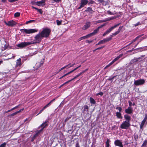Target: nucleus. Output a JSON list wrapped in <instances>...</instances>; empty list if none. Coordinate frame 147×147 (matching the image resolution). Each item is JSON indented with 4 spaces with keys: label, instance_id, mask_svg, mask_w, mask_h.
Returning a JSON list of instances; mask_svg holds the SVG:
<instances>
[{
    "label": "nucleus",
    "instance_id": "obj_1",
    "mask_svg": "<svg viewBox=\"0 0 147 147\" xmlns=\"http://www.w3.org/2000/svg\"><path fill=\"white\" fill-rule=\"evenodd\" d=\"M35 41H32L31 43L32 44H34L37 43H39L41 41V40L42 39L43 37L40 33L37 34L35 37Z\"/></svg>",
    "mask_w": 147,
    "mask_h": 147
},
{
    "label": "nucleus",
    "instance_id": "obj_2",
    "mask_svg": "<svg viewBox=\"0 0 147 147\" xmlns=\"http://www.w3.org/2000/svg\"><path fill=\"white\" fill-rule=\"evenodd\" d=\"M51 30L48 28H45L40 32L43 38H47L49 36L51 32Z\"/></svg>",
    "mask_w": 147,
    "mask_h": 147
},
{
    "label": "nucleus",
    "instance_id": "obj_3",
    "mask_svg": "<svg viewBox=\"0 0 147 147\" xmlns=\"http://www.w3.org/2000/svg\"><path fill=\"white\" fill-rule=\"evenodd\" d=\"M20 31L23 32H25L26 34H30L34 33L37 32L38 30L36 29H21Z\"/></svg>",
    "mask_w": 147,
    "mask_h": 147
},
{
    "label": "nucleus",
    "instance_id": "obj_4",
    "mask_svg": "<svg viewBox=\"0 0 147 147\" xmlns=\"http://www.w3.org/2000/svg\"><path fill=\"white\" fill-rule=\"evenodd\" d=\"M121 24V23H118L117 24H115L113 26L109 28L108 30H107L103 34L102 36H105V35L108 34L110 32H111V31L112 30L114 29L117 27L118 26H119Z\"/></svg>",
    "mask_w": 147,
    "mask_h": 147
},
{
    "label": "nucleus",
    "instance_id": "obj_5",
    "mask_svg": "<svg viewBox=\"0 0 147 147\" xmlns=\"http://www.w3.org/2000/svg\"><path fill=\"white\" fill-rule=\"evenodd\" d=\"M130 126V123L124 121L121 124L120 127L122 129H127Z\"/></svg>",
    "mask_w": 147,
    "mask_h": 147
},
{
    "label": "nucleus",
    "instance_id": "obj_6",
    "mask_svg": "<svg viewBox=\"0 0 147 147\" xmlns=\"http://www.w3.org/2000/svg\"><path fill=\"white\" fill-rule=\"evenodd\" d=\"M31 44V42H22L19 44L16 45V46L22 48L26 46H29Z\"/></svg>",
    "mask_w": 147,
    "mask_h": 147
},
{
    "label": "nucleus",
    "instance_id": "obj_7",
    "mask_svg": "<svg viewBox=\"0 0 147 147\" xmlns=\"http://www.w3.org/2000/svg\"><path fill=\"white\" fill-rule=\"evenodd\" d=\"M145 83V80L144 79H140L136 80H135L134 84L136 86H138L142 85Z\"/></svg>",
    "mask_w": 147,
    "mask_h": 147
},
{
    "label": "nucleus",
    "instance_id": "obj_8",
    "mask_svg": "<svg viewBox=\"0 0 147 147\" xmlns=\"http://www.w3.org/2000/svg\"><path fill=\"white\" fill-rule=\"evenodd\" d=\"M5 23L6 25L11 26H13L16 25L17 23L13 20L9 21L7 22L5 21Z\"/></svg>",
    "mask_w": 147,
    "mask_h": 147
},
{
    "label": "nucleus",
    "instance_id": "obj_9",
    "mask_svg": "<svg viewBox=\"0 0 147 147\" xmlns=\"http://www.w3.org/2000/svg\"><path fill=\"white\" fill-rule=\"evenodd\" d=\"M88 2V1L87 0H81L80 5L78 7V9H80L82 7H83L84 5L87 4Z\"/></svg>",
    "mask_w": 147,
    "mask_h": 147
},
{
    "label": "nucleus",
    "instance_id": "obj_10",
    "mask_svg": "<svg viewBox=\"0 0 147 147\" xmlns=\"http://www.w3.org/2000/svg\"><path fill=\"white\" fill-rule=\"evenodd\" d=\"M106 25L105 24L101 25V26L98 27L95 30L92 32L93 36L95 35L98 31L101 28L103 27Z\"/></svg>",
    "mask_w": 147,
    "mask_h": 147
},
{
    "label": "nucleus",
    "instance_id": "obj_11",
    "mask_svg": "<svg viewBox=\"0 0 147 147\" xmlns=\"http://www.w3.org/2000/svg\"><path fill=\"white\" fill-rule=\"evenodd\" d=\"M114 144L115 145L119 146V147H123L122 142L120 140H116L114 142Z\"/></svg>",
    "mask_w": 147,
    "mask_h": 147
},
{
    "label": "nucleus",
    "instance_id": "obj_12",
    "mask_svg": "<svg viewBox=\"0 0 147 147\" xmlns=\"http://www.w3.org/2000/svg\"><path fill=\"white\" fill-rule=\"evenodd\" d=\"M92 36H93V34H92V33H91L89 34H88L86 36H82L80 38H79L78 39V41H80V40H83L86 38H87L89 37H90Z\"/></svg>",
    "mask_w": 147,
    "mask_h": 147
},
{
    "label": "nucleus",
    "instance_id": "obj_13",
    "mask_svg": "<svg viewBox=\"0 0 147 147\" xmlns=\"http://www.w3.org/2000/svg\"><path fill=\"white\" fill-rule=\"evenodd\" d=\"M125 111L127 114H131L133 113V111L131 107H128V108L125 110Z\"/></svg>",
    "mask_w": 147,
    "mask_h": 147
},
{
    "label": "nucleus",
    "instance_id": "obj_14",
    "mask_svg": "<svg viewBox=\"0 0 147 147\" xmlns=\"http://www.w3.org/2000/svg\"><path fill=\"white\" fill-rule=\"evenodd\" d=\"M147 119V116L146 115H145V116L144 118V119L143 120V121H142L140 125V129H142L145 123L146 122V120Z\"/></svg>",
    "mask_w": 147,
    "mask_h": 147
},
{
    "label": "nucleus",
    "instance_id": "obj_15",
    "mask_svg": "<svg viewBox=\"0 0 147 147\" xmlns=\"http://www.w3.org/2000/svg\"><path fill=\"white\" fill-rule=\"evenodd\" d=\"M140 58H134L133 59H131V60L129 63V64L130 65H132L134 64V63L138 61L139 60H140Z\"/></svg>",
    "mask_w": 147,
    "mask_h": 147
},
{
    "label": "nucleus",
    "instance_id": "obj_16",
    "mask_svg": "<svg viewBox=\"0 0 147 147\" xmlns=\"http://www.w3.org/2000/svg\"><path fill=\"white\" fill-rule=\"evenodd\" d=\"M90 26V22H87L86 23L82 29L83 30H86L89 28Z\"/></svg>",
    "mask_w": 147,
    "mask_h": 147
},
{
    "label": "nucleus",
    "instance_id": "obj_17",
    "mask_svg": "<svg viewBox=\"0 0 147 147\" xmlns=\"http://www.w3.org/2000/svg\"><path fill=\"white\" fill-rule=\"evenodd\" d=\"M44 63V59H43L40 62H38L36 63L35 67L36 69L38 68L42 65Z\"/></svg>",
    "mask_w": 147,
    "mask_h": 147
},
{
    "label": "nucleus",
    "instance_id": "obj_18",
    "mask_svg": "<svg viewBox=\"0 0 147 147\" xmlns=\"http://www.w3.org/2000/svg\"><path fill=\"white\" fill-rule=\"evenodd\" d=\"M112 39V38L111 37H109L108 38H107L105 39H104L103 40H101L100 41V43L101 44H102L103 43H105V42H108L110 40H111Z\"/></svg>",
    "mask_w": 147,
    "mask_h": 147
},
{
    "label": "nucleus",
    "instance_id": "obj_19",
    "mask_svg": "<svg viewBox=\"0 0 147 147\" xmlns=\"http://www.w3.org/2000/svg\"><path fill=\"white\" fill-rule=\"evenodd\" d=\"M124 118L126 120V121L130 123L131 117L130 116L127 114H125L124 115Z\"/></svg>",
    "mask_w": 147,
    "mask_h": 147
},
{
    "label": "nucleus",
    "instance_id": "obj_20",
    "mask_svg": "<svg viewBox=\"0 0 147 147\" xmlns=\"http://www.w3.org/2000/svg\"><path fill=\"white\" fill-rule=\"evenodd\" d=\"M45 2V1H37L36 2V5L38 6H43L45 5L44 3Z\"/></svg>",
    "mask_w": 147,
    "mask_h": 147
},
{
    "label": "nucleus",
    "instance_id": "obj_21",
    "mask_svg": "<svg viewBox=\"0 0 147 147\" xmlns=\"http://www.w3.org/2000/svg\"><path fill=\"white\" fill-rule=\"evenodd\" d=\"M123 55V54H121L119 55L116 58H115L111 62L113 63L115 61L118 60Z\"/></svg>",
    "mask_w": 147,
    "mask_h": 147
},
{
    "label": "nucleus",
    "instance_id": "obj_22",
    "mask_svg": "<svg viewBox=\"0 0 147 147\" xmlns=\"http://www.w3.org/2000/svg\"><path fill=\"white\" fill-rule=\"evenodd\" d=\"M21 59L19 58L17 60L16 65L17 66H20L22 65L21 62Z\"/></svg>",
    "mask_w": 147,
    "mask_h": 147
},
{
    "label": "nucleus",
    "instance_id": "obj_23",
    "mask_svg": "<svg viewBox=\"0 0 147 147\" xmlns=\"http://www.w3.org/2000/svg\"><path fill=\"white\" fill-rule=\"evenodd\" d=\"M88 70V69H86L85 70H84V71H83L82 72H81L80 73H79V74H78L77 75H76L75 77L76 78H77V77H78L79 76H81V75H82L83 73H85L86 71H87Z\"/></svg>",
    "mask_w": 147,
    "mask_h": 147
},
{
    "label": "nucleus",
    "instance_id": "obj_24",
    "mask_svg": "<svg viewBox=\"0 0 147 147\" xmlns=\"http://www.w3.org/2000/svg\"><path fill=\"white\" fill-rule=\"evenodd\" d=\"M116 116L118 118L121 119L122 117L121 116V113L119 112H117L116 113Z\"/></svg>",
    "mask_w": 147,
    "mask_h": 147
},
{
    "label": "nucleus",
    "instance_id": "obj_25",
    "mask_svg": "<svg viewBox=\"0 0 147 147\" xmlns=\"http://www.w3.org/2000/svg\"><path fill=\"white\" fill-rule=\"evenodd\" d=\"M86 11H88V12H90L91 13H92L93 12V11L92 10V8L91 7H88L85 10Z\"/></svg>",
    "mask_w": 147,
    "mask_h": 147
},
{
    "label": "nucleus",
    "instance_id": "obj_26",
    "mask_svg": "<svg viewBox=\"0 0 147 147\" xmlns=\"http://www.w3.org/2000/svg\"><path fill=\"white\" fill-rule=\"evenodd\" d=\"M90 102L92 104H95L96 103V101L92 97L90 98Z\"/></svg>",
    "mask_w": 147,
    "mask_h": 147
},
{
    "label": "nucleus",
    "instance_id": "obj_27",
    "mask_svg": "<svg viewBox=\"0 0 147 147\" xmlns=\"http://www.w3.org/2000/svg\"><path fill=\"white\" fill-rule=\"evenodd\" d=\"M119 33L117 31L115 32V33H113L111 35H110L109 37H111L112 39V37L113 36H115L118 34Z\"/></svg>",
    "mask_w": 147,
    "mask_h": 147
},
{
    "label": "nucleus",
    "instance_id": "obj_28",
    "mask_svg": "<svg viewBox=\"0 0 147 147\" xmlns=\"http://www.w3.org/2000/svg\"><path fill=\"white\" fill-rule=\"evenodd\" d=\"M19 113V112H18V111H16L15 113H14L12 114L11 115H8V117H11L12 116H13L15 115L18 113Z\"/></svg>",
    "mask_w": 147,
    "mask_h": 147
},
{
    "label": "nucleus",
    "instance_id": "obj_29",
    "mask_svg": "<svg viewBox=\"0 0 147 147\" xmlns=\"http://www.w3.org/2000/svg\"><path fill=\"white\" fill-rule=\"evenodd\" d=\"M47 124H45V126L42 127L40 130L38 131L37 132L39 134L43 130V129L45 127L47 126Z\"/></svg>",
    "mask_w": 147,
    "mask_h": 147
},
{
    "label": "nucleus",
    "instance_id": "obj_30",
    "mask_svg": "<svg viewBox=\"0 0 147 147\" xmlns=\"http://www.w3.org/2000/svg\"><path fill=\"white\" fill-rule=\"evenodd\" d=\"M110 141L109 139H107L106 142V147H109V142Z\"/></svg>",
    "mask_w": 147,
    "mask_h": 147
},
{
    "label": "nucleus",
    "instance_id": "obj_31",
    "mask_svg": "<svg viewBox=\"0 0 147 147\" xmlns=\"http://www.w3.org/2000/svg\"><path fill=\"white\" fill-rule=\"evenodd\" d=\"M87 110V111H88V107L87 105H85L84 107V111H85Z\"/></svg>",
    "mask_w": 147,
    "mask_h": 147
},
{
    "label": "nucleus",
    "instance_id": "obj_32",
    "mask_svg": "<svg viewBox=\"0 0 147 147\" xmlns=\"http://www.w3.org/2000/svg\"><path fill=\"white\" fill-rule=\"evenodd\" d=\"M147 144V141L146 140H145L142 144V145L141 147H143L144 146H145Z\"/></svg>",
    "mask_w": 147,
    "mask_h": 147
},
{
    "label": "nucleus",
    "instance_id": "obj_33",
    "mask_svg": "<svg viewBox=\"0 0 147 147\" xmlns=\"http://www.w3.org/2000/svg\"><path fill=\"white\" fill-rule=\"evenodd\" d=\"M56 21V23H57V25H58V26L60 25L61 24V22H62L61 20L59 21L58 20H57Z\"/></svg>",
    "mask_w": 147,
    "mask_h": 147
},
{
    "label": "nucleus",
    "instance_id": "obj_34",
    "mask_svg": "<svg viewBox=\"0 0 147 147\" xmlns=\"http://www.w3.org/2000/svg\"><path fill=\"white\" fill-rule=\"evenodd\" d=\"M37 51H36L34 52V53H31L29 54V55L30 56H32L33 55H35L36 54H37Z\"/></svg>",
    "mask_w": 147,
    "mask_h": 147
},
{
    "label": "nucleus",
    "instance_id": "obj_35",
    "mask_svg": "<svg viewBox=\"0 0 147 147\" xmlns=\"http://www.w3.org/2000/svg\"><path fill=\"white\" fill-rule=\"evenodd\" d=\"M70 74V72H69L68 73L64 74V75H63V76H61V77L60 78H59V79H62V78H63V77H64L65 76H66Z\"/></svg>",
    "mask_w": 147,
    "mask_h": 147
},
{
    "label": "nucleus",
    "instance_id": "obj_36",
    "mask_svg": "<svg viewBox=\"0 0 147 147\" xmlns=\"http://www.w3.org/2000/svg\"><path fill=\"white\" fill-rule=\"evenodd\" d=\"M81 66V65H79V66L78 67H77L76 68H75L74 69H73V70L70 71L69 72L70 73H72L75 70H76V69H77L78 68H79Z\"/></svg>",
    "mask_w": 147,
    "mask_h": 147
},
{
    "label": "nucleus",
    "instance_id": "obj_37",
    "mask_svg": "<svg viewBox=\"0 0 147 147\" xmlns=\"http://www.w3.org/2000/svg\"><path fill=\"white\" fill-rule=\"evenodd\" d=\"M53 102L51 100L50 102L48 103V104H47L45 106V107H49V105H51V103Z\"/></svg>",
    "mask_w": 147,
    "mask_h": 147
},
{
    "label": "nucleus",
    "instance_id": "obj_38",
    "mask_svg": "<svg viewBox=\"0 0 147 147\" xmlns=\"http://www.w3.org/2000/svg\"><path fill=\"white\" fill-rule=\"evenodd\" d=\"M123 26H120L119 27V29L117 30V31L119 33L121 32V30L123 28Z\"/></svg>",
    "mask_w": 147,
    "mask_h": 147
},
{
    "label": "nucleus",
    "instance_id": "obj_39",
    "mask_svg": "<svg viewBox=\"0 0 147 147\" xmlns=\"http://www.w3.org/2000/svg\"><path fill=\"white\" fill-rule=\"evenodd\" d=\"M20 15V13L19 12H17L14 14V16L15 17H19Z\"/></svg>",
    "mask_w": 147,
    "mask_h": 147
},
{
    "label": "nucleus",
    "instance_id": "obj_40",
    "mask_svg": "<svg viewBox=\"0 0 147 147\" xmlns=\"http://www.w3.org/2000/svg\"><path fill=\"white\" fill-rule=\"evenodd\" d=\"M47 122V121H45L44 123H42L39 127H42V128L44 126H45V124H46Z\"/></svg>",
    "mask_w": 147,
    "mask_h": 147
},
{
    "label": "nucleus",
    "instance_id": "obj_41",
    "mask_svg": "<svg viewBox=\"0 0 147 147\" xmlns=\"http://www.w3.org/2000/svg\"><path fill=\"white\" fill-rule=\"evenodd\" d=\"M6 144V142H4L0 145V147H5Z\"/></svg>",
    "mask_w": 147,
    "mask_h": 147
},
{
    "label": "nucleus",
    "instance_id": "obj_42",
    "mask_svg": "<svg viewBox=\"0 0 147 147\" xmlns=\"http://www.w3.org/2000/svg\"><path fill=\"white\" fill-rule=\"evenodd\" d=\"M35 21V20H30L26 22V24H27L31 22H33Z\"/></svg>",
    "mask_w": 147,
    "mask_h": 147
},
{
    "label": "nucleus",
    "instance_id": "obj_43",
    "mask_svg": "<svg viewBox=\"0 0 147 147\" xmlns=\"http://www.w3.org/2000/svg\"><path fill=\"white\" fill-rule=\"evenodd\" d=\"M113 63H112V62L110 63L109 64L107 65L105 68V69H106L108 67H109V66H110V65H112Z\"/></svg>",
    "mask_w": 147,
    "mask_h": 147
},
{
    "label": "nucleus",
    "instance_id": "obj_44",
    "mask_svg": "<svg viewBox=\"0 0 147 147\" xmlns=\"http://www.w3.org/2000/svg\"><path fill=\"white\" fill-rule=\"evenodd\" d=\"M144 34H142L141 35H139L134 40L136 41L138 38H139L140 37L142 36Z\"/></svg>",
    "mask_w": 147,
    "mask_h": 147
},
{
    "label": "nucleus",
    "instance_id": "obj_45",
    "mask_svg": "<svg viewBox=\"0 0 147 147\" xmlns=\"http://www.w3.org/2000/svg\"><path fill=\"white\" fill-rule=\"evenodd\" d=\"M144 34H142L141 35H139L134 40L136 41L138 38H139L140 37L142 36Z\"/></svg>",
    "mask_w": 147,
    "mask_h": 147
},
{
    "label": "nucleus",
    "instance_id": "obj_46",
    "mask_svg": "<svg viewBox=\"0 0 147 147\" xmlns=\"http://www.w3.org/2000/svg\"><path fill=\"white\" fill-rule=\"evenodd\" d=\"M144 34H142L141 35H139L134 40L136 41L138 38H139L140 37L142 36Z\"/></svg>",
    "mask_w": 147,
    "mask_h": 147
},
{
    "label": "nucleus",
    "instance_id": "obj_47",
    "mask_svg": "<svg viewBox=\"0 0 147 147\" xmlns=\"http://www.w3.org/2000/svg\"><path fill=\"white\" fill-rule=\"evenodd\" d=\"M144 34H142L141 35H139L134 40L136 41L138 38H139L140 37L142 36Z\"/></svg>",
    "mask_w": 147,
    "mask_h": 147
},
{
    "label": "nucleus",
    "instance_id": "obj_48",
    "mask_svg": "<svg viewBox=\"0 0 147 147\" xmlns=\"http://www.w3.org/2000/svg\"><path fill=\"white\" fill-rule=\"evenodd\" d=\"M115 18H116L115 17H112L109 18H108V19L107 20V21L111 20H112L115 19Z\"/></svg>",
    "mask_w": 147,
    "mask_h": 147
},
{
    "label": "nucleus",
    "instance_id": "obj_49",
    "mask_svg": "<svg viewBox=\"0 0 147 147\" xmlns=\"http://www.w3.org/2000/svg\"><path fill=\"white\" fill-rule=\"evenodd\" d=\"M94 41V40H86V43H90L91 42H93Z\"/></svg>",
    "mask_w": 147,
    "mask_h": 147
},
{
    "label": "nucleus",
    "instance_id": "obj_50",
    "mask_svg": "<svg viewBox=\"0 0 147 147\" xmlns=\"http://www.w3.org/2000/svg\"><path fill=\"white\" fill-rule=\"evenodd\" d=\"M45 107H43V109L41 110L39 113L37 114V115H39V114L41 113L42 112V111L45 109L47 107H45Z\"/></svg>",
    "mask_w": 147,
    "mask_h": 147
},
{
    "label": "nucleus",
    "instance_id": "obj_51",
    "mask_svg": "<svg viewBox=\"0 0 147 147\" xmlns=\"http://www.w3.org/2000/svg\"><path fill=\"white\" fill-rule=\"evenodd\" d=\"M71 118V117H67L65 119V122H66L68 121V120H69V119H70Z\"/></svg>",
    "mask_w": 147,
    "mask_h": 147
},
{
    "label": "nucleus",
    "instance_id": "obj_52",
    "mask_svg": "<svg viewBox=\"0 0 147 147\" xmlns=\"http://www.w3.org/2000/svg\"><path fill=\"white\" fill-rule=\"evenodd\" d=\"M115 76H114L112 78H109L108 79V80L110 81H112L114 79Z\"/></svg>",
    "mask_w": 147,
    "mask_h": 147
},
{
    "label": "nucleus",
    "instance_id": "obj_53",
    "mask_svg": "<svg viewBox=\"0 0 147 147\" xmlns=\"http://www.w3.org/2000/svg\"><path fill=\"white\" fill-rule=\"evenodd\" d=\"M103 94V92H99V93H97L96 94V95H100L101 96H102Z\"/></svg>",
    "mask_w": 147,
    "mask_h": 147
},
{
    "label": "nucleus",
    "instance_id": "obj_54",
    "mask_svg": "<svg viewBox=\"0 0 147 147\" xmlns=\"http://www.w3.org/2000/svg\"><path fill=\"white\" fill-rule=\"evenodd\" d=\"M38 12H39L40 14H42V11L41 9H38L37 10Z\"/></svg>",
    "mask_w": 147,
    "mask_h": 147
},
{
    "label": "nucleus",
    "instance_id": "obj_55",
    "mask_svg": "<svg viewBox=\"0 0 147 147\" xmlns=\"http://www.w3.org/2000/svg\"><path fill=\"white\" fill-rule=\"evenodd\" d=\"M135 41V40L134 39V40H133L131 42V43H130L129 44L127 45L126 46V47H127V46H128L130 45H131V44H132Z\"/></svg>",
    "mask_w": 147,
    "mask_h": 147
},
{
    "label": "nucleus",
    "instance_id": "obj_56",
    "mask_svg": "<svg viewBox=\"0 0 147 147\" xmlns=\"http://www.w3.org/2000/svg\"><path fill=\"white\" fill-rule=\"evenodd\" d=\"M128 103H129V107H131V106L132 105V102H131L129 100V101H128Z\"/></svg>",
    "mask_w": 147,
    "mask_h": 147
},
{
    "label": "nucleus",
    "instance_id": "obj_57",
    "mask_svg": "<svg viewBox=\"0 0 147 147\" xmlns=\"http://www.w3.org/2000/svg\"><path fill=\"white\" fill-rule=\"evenodd\" d=\"M94 3V2L93 1H91L88 3V4H93Z\"/></svg>",
    "mask_w": 147,
    "mask_h": 147
},
{
    "label": "nucleus",
    "instance_id": "obj_58",
    "mask_svg": "<svg viewBox=\"0 0 147 147\" xmlns=\"http://www.w3.org/2000/svg\"><path fill=\"white\" fill-rule=\"evenodd\" d=\"M140 24V23L139 22H138L136 24H134V26H136L139 25Z\"/></svg>",
    "mask_w": 147,
    "mask_h": 147
},
{
    "label": "nucleus",
    "instance_id": "obj_59",
    "mask_svg": "<svg viewBox=\"0 0 147 147\" xmlns=\"http://www.w3.org/2000/svg\"><path fill=\"white\" fill-rule=\"evenodd\" d=\"M76 147H80V146L78 142L76 143Z\"/></svg>",
    "mask_w": 147,
    "mask_h": 147
},
{
    "label": "nucleus",
    "instance_id": "obj_60",
    "mask_svg": "<svg viewBox=\"0 0 147 147\" xmlns=\"http://www.w3.org/2000/svg\"><path fill=\"white\" fill-rule=\"evenodd\" d=\"M98 1L100 3H102L104 2V0H98Z\"/></svg>",
    "mask_w": 147,
    "mask_h": 147
},
{
    "label": "nucleus",
    "instance_id": "obj_61",
    "mask_svg": "<svg viewBox=\"0 0 147 147\" xmlns=\"http://www.w3.org/2000/svg\"><path fill=\"white\" fill-rule=\"evenodd\" d=\"M55 2H56V3H59V2L61 1V0H53Z\"/></svg>",
    "mask_w": 147,
    "mask_h": 147
},
{
    "label": "nucleus",
    "instance_id": "obj_62",
    "mask_svg": "<svg viewBox=\"0 0 147 147\" xmlns=\"http://www.w3.org/2000/svg\"><path fill=\"white\" fill-rule=\"evenodd\" d=\"M39 135V134H38L37 132L35 134L34 136V138H36V137H37Z\"/></svg>",
    "mask_w": 147,
    "mask_h": 147
},
{
    "label": "nucleus",
    "instance_id": "obj_63",
    "mask_svg": "<svg viewBox=\"0 0 147 147\" xmlns=\"http://www.w3.org/2000/svg\"><path fill=\"white\" fill-rule=\"evenodd\" d=\"M145 56L144 55H142L140 57H139L138 58H140V60L142 58H143Z\"/></svg>",
    "mask_w": 147,
    "mask_h": 147
},
{
    "label": "nucleus",
    "instance_id": "obj_64",
    "mask_svg": "<svg viewBox=\"0 0 147 147\" xmlns=\"http://www.w3.org/2000/svg\"><path fill=\"white\" fill-rule=\"evenodd\" d=\"M119 109H118V110H119V112H121L122 110V108L120 107H119Z\"/></svg>",
    "mask_w": 147,
    "mask_h": 147
}]
</instances>
